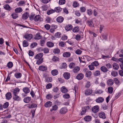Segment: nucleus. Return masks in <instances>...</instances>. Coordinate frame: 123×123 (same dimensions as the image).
I'll return each instance as SVG.
<instances>
[{"label":"nucleus","instance_id":"nucleus-64","mask_svg":"<svg viewBox=\"0 0 123 123\" xmlns=\"http://www.w3.org/2000/svg\"><path fill=\"white\" fill-rule=\"evenodd\" d=\"M52 59L53 61L55 62L58 61V58L56 56H54Z\"/></svg>","mask_w":123,"mask_h":123},{"label":"nucleus","instance_id":"nucleus-29","mask_svg":"<svg viewBox=\"0 0 123 123\" xmlns=\"http://www.w3.org/2000/svg\"><path fill=\"white\" fill-rule=\"evenodd\" d=\"M51 73L52 75L55 76L58 74V72L57 70L55 69L51 71Z\"/></svg>","mask_w":123,"mask_h":123},{"label":"nucleus","instance_id":"nucleus-28","mask_svg":"<svg viewBox=\"0 0 123 123\" xmlns=\"http://www.w3.org/2000/svg\"><path fill=\"white\" fill-rule=\"evenodd\" d=\"M52 105V103L50 101H48L44 105L45 107L47 108L50 107Z\"/></svg>","mask_w":123,"mask_h":123},{"label":"nucleus","instance_id":"nucleus-13","mask_svg":"<svg viewBox=\"0 0 123 123\" xmlns=\"http://www.w3.org/2000/svg\"><path fill=\"white\" fill-rule=\"evenodd\" d=\"M72 25L71 24H68L65 27V29L67 31L71 30L73 28Z\"/></svg>","mask_w":123,"mask_h":123},{"label":"nucleus","instance_id":"nucleus-39","mask_svg":"<svg viewBox=\"0 0 123 123\" xmlns=\"http://www.w3.org/2000/svg\"><path fill=\"white\" fill-rule=\"evenodd\" d=\"M79 27L78 26H76L74 27L72 31L74 32H77L79 31Z\"/></svg>","mask_w":123,"mask_h":123},{"label":"nucleus","instance_id":"nucleus-60","mask_svg":"<svg viewBox=\"0 0 123 123\" xmlns=\"http://www.w3.org/2000/svg\"><path fill=\"white\" fill-rule=\"evenodd\" d=\"M103 92V90H98L97 91H96L95 92V93L96 94H101Z\"/></svg>","mask_w":123,"mask_h":123},{"label":"nucleus","instance_id":"nucleus-9","mask_svg":"<svg viewBox=\"0 0 123 123\" xmlns=\"http://www.w3.org/2000/svg\"><path fill=\"white\" fill-rule=\"evenodd\" d=\"M84 75L82 73L79 74L76 76V79L78 80H80L82 79L84 77Z\"/></svg>","mask_w":123,"mask_h":123},{"label":"nucleus","instance_id":"nucleus-15","mask_svg":"<svg viewBox=\"0 0 123 123\" xmlns=\"http://www.w3.org/2000/svg\"><path fill=\"white\" fill-rule=\"evenodd\" d=\"M107 83L108 85L109 86H111L113 84L114 81L112 79H109L107 80Z\"/></svg>","mask_w":123,"mask_h":123},{"label":"nucleus","instance_id":"nucleus-36","mask_svg":"<svg viewBox=\"0 0 123 123\" xmlns=\"http://www.w3.org/2000/svg\"><path fill=\"white\" fill-rule=\"evenodd\" d=\"M23 90L24 92L26 93H28L30 92V89L28 87L24 88Z\"/></svg>","mask_w":123,"mask_h":123},{"label":"nucleus","instance_id":"nucleus-59","mask_svg":"<svg viewBox=\"0 0 123 123\" xmlns=\"http://www.w3.org/2000/svg\"><path fill=\"white\" fill-rule=\"evenodd\" d=\"M63 97L65 98H68L70 97V95L68 94H65L63 96Z\"/></svg>","mask_w":123,"mask_h":123},{"label":"nucleus","instance_id":"nucleus-11","mask_svg":"<svg viewBox=\"0 0 123 123\" xmlns=\"http://www.w3.org/2000/svg\"><path fill=\"white\" fill-rule=\"evenodd\" d=\"M64 20V18L61 16H59L57 18L56 20L57 22L59 23H62Z\"/></svg>","mask_w":123,"mask_h":123},{"label":"nucleus","instance_id":"nucleus-30","mask_svg":"<svg viewBox=\"0 0 123 123\" xmlns=\"http://www.w3.org/2000/svg\"><path fill=\"white\" fill-rule=\"evenodd\" d=\"M80 70V67L79 66H76L74 68L73 70V71L74 73L78 72Z\"/></svg>","mask_w":123,"mask_h":123},{"label":"nucleus","instance_id":"nucleus-53","mask_svg":"<svg viewBox=\"0 0 123 123\" xmlns=\"http://www.w3.org/2000/svg\"><path fill=\"white\" fill-rule=\"evenodd\" d=\"M37 45V43L36 42H34L32 43L30 47L31 48H33L35 46Z\"/></svg>","mask_w":123,"mask_h":123},{"label":"nucleus","instance_id":"nucleus-52","mask_svg":"<svg viewBox=\"0 0 123 123\" xmlns=\"http://www.w3.org/2000/svg\"><path fill=\"white\" fill-rule=\"evenodd\" d=\"M61 33L58 32L56 33L55 34V36L56 37L59 38L61 37Z\"/></svg>","mask_w":123,"mask_h":123},{"label":"nucleus","instance_id":"nucleus-63","mask_svg":"<svg viewBox=\"0 0 123 123\" xmlns=\"http://www.w3.org/2000/svg\"><path fill=\"white\" fill-rule=\"evenodd\" d=\"M53 98V96L51 94H48L46 96V98L48 99H50Z\"/></svg>","mask_w":123,"mask_h":123},{"label":"nucleus","instance_id":"nucleus-49","mask_svg":"<svg viewBox=\"0 0 123 123\" xmlns=\"http://www.w3.org/2000/svg\"><path fill=\"white\" fill-rule=\"evenodd\" d=\"M75 64L74 62H71L70 63L69 65V67L70 68H73L75 66Z\"/></svg>","mask_w":123,"mask_h":123},{"label":"nucleus","instance_id":"nucleus-10","mask_svg":"<svg viewBox=\"0 0 123 123\" xmlns=\"http://www.w3.org/2000/svg\"><path fill=\"white\" fill-rule=\"evenodd\" d=\"M92 93V90L90 89H87L85 90V94L86 95H90Z\"/></svg>","mask_w":123,"mask_h":123},{"label":"nucleus","instance_id":"nucleus-58","mask_svg":"<svg viewBox=\"0 0 123 123\" xmlns=\"http://www.w3.org/2000/svg\"><path fill=\"white\" fill-rule=\"evenodd\" d=\"M82 52V51L81 50L79 49H78L76 51L75 53L78 55H80L81 53Z\"/></svg>","mask_w":123,"mask_h":123},{"label":"nucleus","instance_id":"nucleus-47","mask_svg":"<svg viewBox=\"0 0 123 123\" xmlns=\"http://www.w3.org/2000/svg\"><path fill=\"white\" fill-rule=\"evenodd\" d=\"M73 5L74 7H76L79 6V4L77 1H74L73 3Z\"/></svg>","mask_w":123,"mask_h":123},{"label":"nucleus","instance_id":"nucleus-33","mask_svg":"<svg viewBox=\"0 0 123 123\" xmlns=\"http://www.w3.org/2000/svg\"><path fill=\"white\" fill-rule=\"evenodd\" d=\"M14 76L17 79H19L21 77L22 74L20 73H17L15 74Z\"/></svg>","mask_w":123,"mask_h":123},{"label":"nucleus","instance_id":"nucleus-31","mask_svg":"<svg viewBox=\"0 0 123 123\" xmlns=\"http://www.w3.org/2000/svg\"><path fill=\"white\" fill-rule=\"evenodd\" d=\"M47 46L49 48L52 47L54 46V44L51 42H48L47 43Z\"/></svg>","mask_w":123,"mask_h":123},{"label":"nucleus","instance_id":"nucleus-51","mask_svg":"<svg viewBox=\"0 0 123 123\" xmlns=\"http://www.w3.org/2000/svg\"><path fill=\"white\" fill-rule=\"evenodd\" d=\"M23 45L24 47H26L28 46V43L26 41L24 40L23 42Z\"/></svg>","mask_w":123,"mask_h":123},{"label":"nucleus","instance_id":"nucleus-7","mask_svg":"<svg viewBox=\"0 0 123 123\" xmlns=\"http://www.w3.org/2000/svg\"><path fill=\"white\" fill-rule=\"evenodd\" d=\"M99 110V107L98 105H96L92 108V111L94 113L98 112Z\"/></svg>","mask_w":123,"mask_h":123},{"label":"nucleus","instance_id":"nucleus-18","mask_svg":"<svg viewBox=\"0 0 123 123\" xmlns=\"http://www.w3.org/2000/svg\"><path fill=\"white\" fill-rule=\"evenodd\" d=\"M104 98L101 97H99L96 100V102L97 103H99L103 102L104 101Z\"/></svg>","mask_w":123,"mask_h":123},{"label":"nucleus","instance_id":"nucleus-56","mask_svg":"<svg viewBox=\"0 0 123 123\" xmlns=\"http://www.w3.org/2000/svg\"><path fill=\"white\" fill-rule=\"evenodd\" d=\"M8 105L9 103L6 102L3 105V107L4 108H6L8 107Z\"/></svg>","mask_w":123,"mask_h":123},{"label":"nucleus","instance_id":"nucleus-55","mask_svg":"<svg viewBox=\"0 0 123 123\" xmlns=\"http://www.w3.org/2000/svg\"><path fill=\"white\" fill-rule=\"evenodd\" d=\"M52 79L50 77H49L47 78L45 80V81L47 82H49L52 81Z\"/></svg>","mask_w":123,"mask_h":123},{"label":"nucleus","instance_id":"nucleus-21","mask_svg":"<svg viewBox=\"0 0 123 123\" xmlns=\"http://www.w3.org/2000/svg\"><path fill=\"white\" fill-rule=\"evenodd\" d=\"M39 50L40 51L43 50L44 51V52L46 54L48 53L49 52V49L46 48H45L43 49H42V48H39Z\"/></svg>","mask_w":123,"mask_h":123},{"label":"nucleus","instance_id":"nucleus-16","mask_svg":"<svg viewBox=\"0 0 123 123\" xmlns=\"http://www.w3.org/2000/svg\"><path fill=\"white\" fill-rule=\"evenodd\" d=\"M29 15V14L27 12L24 13L22 16L23 19L24 20L26 19L28 17Z\"/></svg>","mask_w":123,"mask_h":123},{"label":"nucleus","instance_id":"nucleus-40","mask_svg":"<svg viewBox=\"0 0 123 123\" xmlns=\"http://www.w3.org/2000/svg\"><path fill=\"white\" fill-rule=\"evenodd\" d=\"M61 91L63 93H66L67 92L68 90L65 86H63L61 88Z\"/></svg>","mask_w":123,"mask_h":123},{"label":"nucleus","instance_id":"nucleus-3","mask_svg":"<svg viewBox=\"0 0 123 123\" xmlns=\"http://www.w3.org/2000/svg\"><path fill=\"white\" fill-rule=\"evenodd\" d=\"M89 109V107L88 106H87L84 107L82 109V111L80 113L81 115L84 114Z\"/></svg>","mask_w":123,"mask_h":123},{"label":"nucleus","instance_id":"nucleus-57","mask_svg":"<svg viewBox=\"0 0 123 123\" xmlns=\"http://www.w3.org/2000/svg\"><path fill=\"white\" fill-rule=\"evenodd\" d=\"M88 67L90 70H93L94 69V65L92 63L91 65H89Z\"/></svg>","mask_w":123,"mask_h":123},{"label":"nucleus","instance_id":"nucleus-54","mask_svg":"<svg viewBox=\"0 0 123 123\" xmlns=\"http://www.w3.org/2000/svg\"><path fill=\"white\" fill-rule=\"evenodd\" d=\"M65 0H59V3L60 5H62L65 4Z\"/></svg>","mask_w":123,"mask_h":123},{"label":"nucleus","instance_id":"nucleus-41","mask_svg":"<svg viewBox=\"0 0 123 123\" xmlns=\"http://www.w3.org/2000/svg\"><path fill=\"white\" fill-rule=\"evenodd\" d=\"M62 8L60 7H57L55 8L54 10L55 12H59L61 11Z\"/></svg>","mask_w":123,"mask_h":123},{"label":"nucleus","instance_id":"nucleus-26","mask_svg":"<svg viewBox=\"0 0 123 123\" xmlns=\"http://www.w3.org/2000/svg\"><path fill=\"white\" fill-rule=\"evenodd\" d=\"M71 55V53L69 52H66L64 53L63 56L64 57H70Z\"/></svg>","mask_w":123,"mask_h":123},{"label":"nucleus","instance_id":"nucleus-2","mask_svg":"<svg viewBox=\"0 0 123 123\" xmlns=\"http://www.w3.org/2000/svg\"><path fill=\"white\" fill-rule=\"evenodd\" d=\"M84 73H85V76L87 77L90 78L92 75L91 71L88 70L86 68H85L83 70Z\"/></svg>","mask_w":123,"mask_h":123},{"label":"nucleus","instance_id":"nucleus-45","mask_svg":"<svg viewBox=\"0 0 123 123\" xmlns=\"http://www.w3.org/2000/svg\"><path fill=\"white\" fill-rule=\"evenodd\" d=\"M100 74V71L98 70H97L94 72L93 73V74L95 76H97L99 75Z\"/></svg>","mask_w":123,"mask_h":123},{"label":"nucleus","instance_id":"nucleus-1","mask_svg":"<svg viewBox=\"0 0 123 123\" xmlns=\"http://www.w3.org/2000/svg\"><path fill=\"white\" fill-rule=\"evenodd\" d=\"M43 55V54L41 53L37 54L35 56V58L36 59H38L36 62L37 64L39 65L43 62V58L42 57Z\"/></svg>","mask_w":123,"mask_h":123},{"label":"nucleus","instance_id":"nucleus-46","mask_svg":"<svg viewBox=\"0 0 123 123\" xmlns=\"http://www.w3.org/2000/svg\"><path fill=\"white\" fill-rule=\"evenodd\" d=\"M7 67L9 68H12L13 66V63L12 62H9L7 64Z\"/></svg>","mask_w":123,"mask_h":123},{"label":"nucleus","instance_id":"nucleus-19","mask_svg":"<svg viewBox=\"0 0 123 123\" xmlns=\"http://www.w3.org/2000/svg\"><path fill=\"white\" fill-rule=\"evenodd\" d=\"M3 7L4 9L7 11H10L12 10V8L8 4L5 5Z\"/></svg>","mask_w":123,"mask_h":123},{"label":"nucleus","instance_id":"nucleus-32","mask_svg":"<svg viewBox=\"0 0 123 123\" xmlns=\"http://www.w3.org/2000/svg\"><path fill=\"white\" fill-rule=\"evenodd\" d=\"M58 108V106L57 105H55L52 106V108L50 109V111L51 112H52L53 111H56L57 110Z\"/></svg>","mask_w":123,"mask_h":123},{"label":"nucleus","instance_id":"nucleus-20","mask_svg":"<svg viewBox=\"0 0 123 123\" xmlns=\"http://www.w3.org/2000/svg\"><path fill=\"white\" fill-rule=\"evenodd\" d=\"M13 99L14 100L17 101H18L21 100L20 97L17 95H13Z\"/></svg>","mask_w":123,"mask_h":123},{"label":"nucleus","instance_id":"nucleus-14","mask_svg":"<svg viewBox=\"0 0 123 123\" xmlns=\"http://www.w3.org/2000/svg\"><path fill=\"white\" fill-rule=\"evenodd\" d=\"M98 116L100 118L103 119H105L106 118L105 114V113L103 112H101L99 113L98 114Z\"/></svg>","mask_w":123,"mask_h":123},{"label":"nucleus","instance_id":"nucleus-5","mask_svg":"<svg viewBox=\"0 0 123 123\" xmlns=\"http://www.w3.org/2000/svg\"><path fill=\"white\" fill-rule=\"evenodd\" d=\"M34 20L35 21H41L43 20V18L39 15L36 16L34 18Z\"/></svg>","mask_w":123,"mask_h":123},{"label":"nucleus","instance_id":"nucleus-38","mask_svg":"<svg viewBox=\"0 0 123 123\" xmlns=\"http://www.w3.org/2000/svg\"><path fill=\"white\" fill-rule=\"evenodd\" d=\"M86 13L89 16H90L92 15L93 13V11L91 9H87L86 11Z\"/></svg>","mask_w":123,"mask_h":123},{"label":"nucleus","instance_id":"nucleus-61","mask_svg":"<svg viewBox=\"0 0 123 123\" xmlns=\"http://www.w3.org/2000/svg\"><path fill=\"white\" fill-rule=\"evenodd\" d=\"M59 45L61 47H64L65 46V43L64 42H60L59 43Z\"/></svg>","mask_w":123,"mask_h":123},{"label":"nucleus","instance_id":"nucleus-17","mask_svg":"<svg viewBox=\"0 0 123 123\" xmlns=\"http://www.w3.org/2000/svg\"><path fill=\"white\" fill-rule=\"evenodd\" d=\"M6 98L7 100L10 99L12 97V95L10 92H8L6 95Z\"/></svg>","mask_w":123,"mask_h":123},{"label":"nucleus","instance_id":"nucleus-37","mask_svg":"<svg viewBox=\"0 0 123 123\" xmlns=\"http://www.w3.org/2000/svg\"><path fill=\"white\" fill-rule=\"evenodd\" d=\"M111 74L113 76L115 77L118 75V73L115 71H113L111 72Z\"/></svg>","mask_w":123,"mask_h":123},{"label":"nucleus","instance_id":"nucleus-42","mask_svg":"<svg viewBox=\"0 0 123 123\" xmlns=\"http://www.w3.org/2000/svg\"><path fill=\"white\" fill-rule=\"evenodd\" d=\"M108 91L109 93L111 94L113 91V88L111 86L109 87L108 88Z\"/></svg>","mask_w":123,"mask_h":123},{"label":"nucleus","instance_id":"nucleus-24","mask_svg":"<svg viewBox=\"0 0 123 123\" xmlns=\"http://www.w3.org/2000/svg\"><path fill=\"white\" fill-rule=\"evenodd\" d=\"M113 69L115 70H118L119 68L118 64L116 63H114L113 64Z\"/></svg>","mask_w":123,"mask_h":123},{"label":"nucleus","instance_id":"nucleus-44","mask_svg":"<svg viewBox=\"0 0 123 123\" xmlns=\"http://www.w3.org/2000/svg\"><path fill=\"white\" fill-rule=\"evenodd\" d=\"M53 52L55 54H58L60 52V50L57 48L53 50Z\"/></svg>","mask_w":123,"mask_h":123},{"label":"nucleus","instance_id":"nucleus-4","mask_svg":"<svg viewBox=\"0 0 123 123\" xmlns=\"http://www.w3.org/2000/svg\"><path fill=\"white\" fill-rule=\"evenodd\" d=\"M33 35L31 34H27L25 35L24 37L28 41L30 40L32 38Z\"/></svg>","mask_w":123,"mask_h":123},{"label":"nucleus","instance_id":"nucleus-50","mask_svg":"<svg viewBox=\"0 0 123 123\" xmlns=\"http://www.w3.org/2000/svg\"><path fill=\"white\" fill-rule=\"evenodd\" d=\"M80 9L81 12H84L86 11V8L85 7L82 6L80 8Z\"/></svg>","mask_w":123,"mask_h":123},{"label":"nucleus","instance_id":"nucleus-23","mask_svg":"<svg viewBox=\"0 0 123 123\" xmlns=\"http://www.w3.org/2000/svg\"><path fill=\"white\" fill-rule=\"evenodd\" d=\"M31 99V97H27L24 98V101L25 103H28L30 102Z\"/></svg>","mask_w":123,"mask_h":123},{"label":"nucleus","instance_id":"nucleus-25","mask_svg":"<svg viewBox=\"0 0 123 123\" xmlns=\"http://www.w3.org/2000/svg\"><path fill=\"white\" fill-rule=\"evenodd\" d=\"M13 19H16L18 17V13L15 12L13 13L11 15Z\"/></svg>","mask_w":123,"mask_h":123},{"label":"nucleus","instance_id":"nucleus-22","mask_svg":"<svg viewBox=\"0 0 123 123\" xmlns=\"http://www.w3.org/2000/svg\"><path fill=\"white\" fill-rule=\"evenodd\" d=\"M92 117L89 116H87L84 118V120L86 122H89L91 120Z\"/></svg>","mask_w":123,"mask_h":123},{"label":"nucleus","instance_id":"nucleus-12","mask_svg":"<svg viewBox=\"0 0 123 123\" xmlns=\"http://www.w3.org/2000/svg\"><path fill=\"white\" fill-rule=\"evenodd\" d=\"M63 75L64 78L66 80L69 79L70 77V74L69 73H65Z\"/></svg>","mask_w":123,"mask_h":123},{"label":"nucleus","instance_id":"nucleus-43","mask_svg":"<svg viewBox=\"0 0 123 123\" xmlns=\"http://www.w3.org/2000/svg\"><path fill=\"white\" fill-rule=\"evenodd\" d=\"M87 23L88 26L90 27H93V24L92 21H87Z\"/></svg>","mask_w":123,"mask_h":123},{"label":"nucleus","instance_id":"nucleus-27","mask_svg":"<svg viewBox=\"0 0 123 123\" xmlns=\"http://www.w3.org/2000/svg\"><path fill=\"white\" fill-rule=\"evenodd\" d=\"M23 11L22 9L20 7H19L16 8L15 10V12L17 13H19Z\"/></svg>","mask_w":123,"mask_h":123},{"label":"nucleus","instance_id":"nucleus-35","mask_svg":"<svg viewBox=\"0 0 123 123\" xmlns=\"http://www.w3.org/2000/svg\"><path fill=\"white\" fill-rule=\"evenodd\" d=\"M100 69L102 72H106L108 71V70L107 68L105 66H102L100 68Z\"/></svg>","mask_w":123,"mask_h":123},{"label":"nucleus","instance_id":"nucleus-62","mask_svg":"<svg viewBox=\"0 0 123 123\" xmlns=\"http://www.w3.org/2000/svg\"><path fill=\"white\" fill-rule=\"evenodd\" d=\"M93 65L95 66H97L99 65V63L98 61H95L92 63Z\"/></svg>","mask_w":123,"mask_h":123},{"label":"nucleus","instance_id":"nucleus-34","mask_svg":"<svg viewBox=\"0 0 123 123\" xmlns=\"http://www.w3.org/2000/svg\"><path fill=\"white\" fill-rule=\"evenodd\" d=\"M42 37V36L41 35L40 33H38L36 34L35 38L36 39H40Z\"/></svg>","mask_w":123,"mask_h":123},{"label":"nucleus","instance_id":"nucleus-8","mask_svg":"<svg viewBox=\"0 0 123 123\" xmlns=\"http://www.w3.org/2000/svg\"><path fill=\"white\" fill-rule=\"evenodd\" d=\"M38 69L41 71H45L47 70V68L46 66L41 65L39 67Z\"/></svg>","mask_w":123,"mask_h":123},{"label":"nucleus","instance_id":"nucleus-6","mask_svg":"<svg viewBox=\"0 0 123 123\" xmlns=\"http://www.w3.org/2000/svg\"><path fill=\"white\" fill-rule=\"evenodd\" d=\"M67 111V109L66 107L62 108L59 111V113L61 114H65Z\"/></svg>","mask_w":123,"mask_h":123},{"label":"nucleus","instance_id":"nucleus-48","mask_svg":"<svg viewBox=\"0 0 123 123\" xmlns=\"http://www.w3.org/2000/svg\"><path fill=\"white\" fill-rule=\"evenodd\" d=\"M55 12L54 10L53 9H51L47 11V14L48 15H49L50 14L53 13Z\"/></svg>","mask_w":123,"mask_h":123}]
</instances>
